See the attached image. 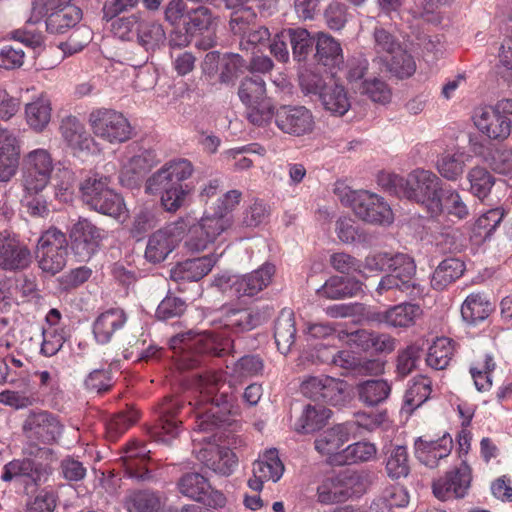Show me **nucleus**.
Masks as SVG:
<instances>
[{
	"label": "nucleus",
	"instance_id": "35",
	"mask_svg": "<svg viewBox=\"0 0 512 512\" xmlns=\"http://www.w3.org/2000/svg\"><path fill=\"white\" fill-rule=\"evenodd\" d=\"M320 362L331 363L341 368L352 370L357 375H372L380 371L376 360H357L349 351H337L331 355H321Z\"/></svg>",
	"mask_w": 512,
	"mask_h": 512
},
{
	"label": "nucleus",
	"instance_id": "31",
	"mask_svg": "<svg viewBox=\"0 0 512 512\" xmlns=\"http://www.w3.org/2000/svg\"><path fill=\"white\" fill-rule=\"evenodd\" d=\"M315 59L330 70L339 69L344 63L340 42L327 33L318 32L316 34Z\"/></svg>",
	"mask_w": 512,
	"mask_h": 512
},
{
	"label": "nucleus",
	"instance_id": "9",
	"mask_svg": "<svg viewBox=\"0 0 512 512\" xmlns=\"http://www.w3.org/2000/svg\"><path fill=\"white\" fill-rule=\"evenodd\" d=\"M229 228L228 218L206 212L198 221L189 225L185 246L192 252L209 249L224 241L223 234Z\"/></svg>",
	"mask_w": 512,
	"mask_h": 512
},
{
	"label": "nucleus",
	"instance_id": "36",
	"mask_svg": "<svg viewBox=\"0 0 512 512\" xmlns=\"http://www.w3.org/2000/svg\"><path fill=\"white\" fill-rule=\"evenodd\" d=\"M392 387L384 379H368L355 386L358 400L367 407H376L384 403L391 394Z\"/></svg>",
	"mask_w": 512,
	"mask_h": 512
},
{
	"label": "nucleus",
	"instance_id": "54",
	"mask_svg": "<svg viewBox=\"0 0 512 512\" xmlns=\"http://www.w3.org/2000/svg\"><path fill=\"white\" fill-rule=\"evenodd\" d=\"M111 178L109 176L93 174L87 177L80 184V192L82 201L89 207H101L97 197L101 196L105 191H109Z\"/></svg>",
	"mask_w": 512,
	"mask_h": 512
},
{
	"label": "nucleus",
	"instance_id": "5",
	"mask_svg": "<svg viewBox=\"0 0 512 512\" xmlns=\"http://www.w3.org/2000/svg\"><path fill=\"white\" fill-rule=\"evenodd\" d=\"M341 202L352 208L363 221L373 224H390L393 212L390 205L375 193L366 190L337 189Z\"/></svg>",
	"mask_w": 512,
	"mask_h": 512
},
{
	"label": "nucleus",
	"instance_id": "61",
	"mask_svg": "<svg viewBox=\"0 0 512 512\" xmlns=\"http://www.w3.org/2000/svg\"><path fill=\"white\" fill-rule=\"evenodd\" d=\"M410 256L397 253L390 254L387 252H380L375 254H370L366 256L363 267L371 272H382V271H390L397 265L405 266V260Z\"/></svg>",
	"mask_w": 512,
	"mask_h": 512
},
{
	"label": "nucleus",
	"instance_id": "21",
	"mask_svg": "<svg viewBox=\"0 0 512 512\" xmlns=\"http://www.w3.org/2000/svg\"><path fill=\"white\" fill-rule=\"evenodd\" d=\"M150 450L146 445L131 441L123 448L121 460L129 477L142 482L157 481L156 475L146 467Z\"/></svg>",
	"mask_w": 512,
	"mask_h": 512
},
{
	"label": "nucleus",
	"instance_id": "59",
	"mask_svg": "<svg viewBox=\"0 0 512 512\" xmlns=\"http://www.w3.org/2000/svg\"><path fill=\"white\" fill-rule=\"evenodd\" d=\"M238 95L245 105L268 100L266 98V84L258 75L245 77L240 83Z\"/></svg>",
	"mask_w": 512,
	"mask_h": 512
},
{
	"label": "nucleus",
	"instance_id": "26",
	"mask_svg": "<svg viewBox=\"0 0 512 512\" xmlns=\"http://www.w3.org/2000/svg\"><path fill=\"white\" fill-rule=\"evenodd\" d=\"M354 475L347 472L326 478L317 488L318 501L333 504L346 500L351 495L350 483Z\"/></svg>",
	"mask_w": 512,
	"mask_h": 512
},
{
	"label": "nucleus",
	"instance_id": "18",
	"mask_svg": "<svg viewBox=\"0 0 512 512\" xmlns=\"http://www.w3.org/2000/svg\"><path fill=\"white\" fill-rule=\"evenodd\" d=\"M471 480V468L466 462H461L444 477L434 481L433 493L442 501L462 498L467 494Z\"/></svg>",
	"mask_w": 512,
	"mask_h": 512
},
{
	"label": "nucleus",
	"instance_id": "34",
	"mask_svg": "<svg viewBox=\"0 0 512 512\" xmlns=\"http://www.w3.org/2000/svg\"><path fill=\"white\" fill-rule=\"evenodd\" d=\"M59 132L62 139L74 150H87L93 141L85 125L73 115H68L61 119Z\"/></svg>",
	"mask_w": 512,
	"mask_h": 512
},
{
	"label": "nucleus",
	"instance_id": "29",
	"mask_svg": "<svg viewBox=\"0 0 512 512\" xmlns=\"http://www.w3.org/2000/svg\"><path fill=\"white\" fill-rule=\"evenodd\" d=\"M274 273L275 266L266 263L251 273L235 279L234 291L238 296H254L271 283Z\"/></svg>",
	"mask_w": 512,
	"mask_h": 512
},
{
	"label": "nucleus",
	"instance_id": "10",
	"mask_svg": "<svg viewBox=\"0 0 512 512\" xmlns=\"http://www.w3.org/2000/svg\"><path fill=\"white\" fill-rule=\"evenodd\" d=\"M88 123L96 137L111 144L123 143L132 137V127L128 119L113 109L92 110Z\"/></svg>",
	"mask_w": 512,
	"mask_h": 512
},
{
	"label": "nucleus",
	"instance_id": "23",
	"mask_svg": "<svg viewBox=\"0 0 512 512\" xmlns=\"http://www.w3.org/2000/svg\"><path fill=\"white\" fill-rule=\"evenodd\" d=\"M196 457L208 469L222 476L231 475L238 465V458L230 448L214 444L201 448Z\"/></svg>",
	"mask_w": 512,
	"mask_h": 512
},
{
	"label": "nucleus",
	"instance_id": "49",
	"mask_svg": "<svg viewBox=\"0 0 512 512\" xmlns=\"http://www.w3.org/2000/svg\"><path fill=\"white\" fill-rule=\"evenodd\" d=\"M82 18V11L77 6H66L57 12H50L46 18V30L51 34H63L73 28Z\"/></svg>",
	"mask_w": 512,
	"mask_h": 512
},
{
	"label": "nucleus",
	"instance_id": "57",
	"mask_svg": "<svg viewBox=\"0 0 512 512\" xmlns=\"http://www.w3.org/2000/svg\"><path fill=\"white\" fill-rule=\"evenodd\" d=\"M431 380L423 375L414 377L405 392L404 404L411 411L426 402L432 393Z\"/></svg>",
	"mask_w": 512,
	"mask_h": 512
},
{
	"label": "nucleus",
	"instance_id": "41",
	"mask_svg": "<svg viewBox=\"0 0 512 512\" xmlns=\"http://www.w3.org/2000/svg\"><path fill=\"white\" fill-rule=\"evenodd\" d=\"M421 314L422 310L419 305L402 303L390 307L379 314V319L392 327L407 328L414 325L416 319L419 318Z\"/></svg>",
	"mask_w": 512,
	"mask_h": 512
},
{
	"label": "nucleus",
	"instance_id": "55",
	"mask_svg": "<svg viewBox=\"0 0 512 512\" xmlns=\"http://www.w3.org/2000/svg\"><path fill=\"white\" fill-rule=\"evenodd\" d=\"M468 159L469 155L461 151L444 153L439 156L436 167L443 178L456 181L462 176Z\"/></svg>",
	"mask_w": 512,
	"mask_h": 512
},
{
	"label": "nucleus",
	"instance_id": "46",
	"mask_svg": "<svg viewBox=\"0 0 512 512\" xmlns=\"http://www.w3.org/2000/svg\"><path fill=\"white\" fill-rule=\"evenodd\" d=\"M319 100L324 109L335 116L345 115L351 107L348 92L344 86L335 82H329Z\"/></svg>",
	"mask_w": 512,
	"mask_h": 512
},
{
	"label": "nucleus",
	"instance_id": "7",
	"mask_svg": "<svg viewBox=\"0 0 512 512\" xmlns=\"http://www.w3.org/2000/svg\"><path fill=\"white\" fill-rule=\"evenodd\" d=\"M54 171L51 153L44 148L27 152L22 159V186L29 194L42 192L49 184Z\"/></svg>",
	"mask_w": 512,
	"mask_h": 512
},
{
	"label": "nucleus",
	"instance_id": "20",
	"mask_svg": "<svg viewBox=\"0 0 512 512\" xmlns=\"http://www.w3.org/2000/svg\"><path fill=\"white\" fill-rule=\"evenodd\" d=\"M473 121L477 129L492 140H504L512 131L511 118L498 113L492 106L477 108Z\"/></svg>",
	"mask_w": 512,
	"mask_h": 512
},
{
	"label": "nucleus",
	"instance_id": "48",
	"mask_svg": "<svg viewBox=\"0 0 512 512\" xmlns=\"http://www.w3.org/2000/svg\"><path fill=\"white\" fill-rule=\"evenodd\" d=\"M51 112L50 99L45 95H41L25 106L27 125L35 132H42L51 120Z\"/></svg>",
	"mask_w": 512,
	"mask_h": 512
},
{
	"label": "nucleus",
	"instance_id": "19",
	"mask_svg": "<svg viewBox=\"0 0 512 512\" xmlns=\"http://www.w3.org/2000/svg\"><path fill=\"white\" fill-rule=\"evenodd\" d=\"M30 262L31 252L27 245L7 231L0 232V269L18 271Z\"/></svg>",
	"mask_w": 512,
	"mask_h": 512
},
{
	"label": "nucleus",
	"instance_id": "40",
	"mask_svg": "<svg viewBox=\"0 0 512 512\" xmlns=\"http://www.w3.org/2000/svg\"><path fill=\"white\" fill-rule=\"evenodd\" d=\"M402 47L403 45L391 32L383 27H376L373 31V52L375 56L372 59V64L380 67Z\"/></svg>",
	"mask_w": 512,
	"mask_h": 512
},
{
	"label": "nucleus",
	"instance_id": "64",
	"mask_svg": "<svg viewBox=\"0 0 512 512\" xmlns=\"http://www.w3.org/2000/svg\"><path fill=\"white\" fill-rule=\"evenodd\" d=\"M101 207L91 206L93 209L101 214L119 219L126 213V208L122 197L117 194L113 189L105 191L101 196L97 197Z\"/></svg>",
	"mask_w": 512,
	"mask_h": 512
},
{
	"label": "nucleus",
	"instance_id": "51",
	"mask_svg": "<svg viewBox=\"0 0 512 512\" xmlns=\"http://www.w3.org/2000/svg\"><path fill=\"white\" fill-rule=\"evenodd\" d=\"M128 512H157L162 505L159 492L139 490L130 492L124 500Z\"/></svg>",
	"mask_w": 512,
	"mask_h": 512
},
{
	"label": "nucleus",
	"instance_id": "16",
	"mask_svg": "<svg viewBox=\"0 0 512 512\" xmlns=\"http://www.w3.org/2000/svg\"><path fill=\"white\" fill-rule=\"evenodd\" d=\"M22 428L28 439L45 444L57 441L63 431L58 418L48 411L29 413Z\"/></svg>",
	"mask_w": 512,
	"mask_h": 512
},
{
	"label": "nucleus",
	"instance_id": "30",
	"mask_svg": "<svg viewBox=\"0 0 512 512\" xmlns=\"http://www.w3.org/2000/svg\"><path fill=\"white\" fill-rule=\"evenodd\" d=\"M453 441L449 435L432 441H425L421 438L415 442V454L417 459L424 465L434 468L438 461L447 457L452 450Z\"/></svg>",
	"mask_w": 512,
	"mask_h": 512
},
{
	"label": "nucleus",
	"instance_id": "27",
	"mask_svg": "<svg viewBox=\"0 0 512 512\" xmlns=\"http://www.w3.org/2000/svg\"><path fill=\"white\" fill-rule=\"evenodd\" d=\"M218 261L214 254L184 260L171 270L175 281H199L206 276Z\"/></svg>",
	"mask_w": 512,
	"mask_h": 512
},
{
	"label": "nucleus",
	"instance_id": "52",
	"mask_svg": "<svg viewBox=\"0 0 512 512\" xmlns=\"http://www.w3.org/2000/svg\"><path fill=\"white\" fill-rule=\"evenodd\" d=\"M465 266L456 258L444 259L435 269L431 285L436 290H443L458 279L464 272Z\"/></svg>",
	"mask_w": 512,
	"mask_h": 512
},
{
	"label": "nucleus",
	"instance_id": "8",
	"mask_svg": "<svg viewBox=\"0 0 512 512\" xmlns=\"http://www.w3.org/2000/svg\"><path fill=\"white\" fill-rule=\"evenodd\" d=\"M35 255L43 272L51 275L59 273L65 267L68 256L66 235L55 227L44 231L38 239Z\"/></svg>",
	"mask_w": 512,
	"mask_h": 512
},
{
	"label": "nucleus",
	"instance_id": "53",
	"mask_svg": "<svg viewBox=\"0 0 512 512\" xmlns=\"http://www.w3.org/2000/svg\"><path fill=\"white\" fill-rule=\"evenodd\" d=\"M380 72L387 71L397 78L404 79L412 76L416 71L414 57L403 46L386 63L378 67Z\"/></svg>",
	"mask_w": 512,
	"mask_h": 512
},
{
	"label": "nucleus",
	"instance_id": "2",
	"mask_svg": "<svg viewBox=\"0 0 512 512\" xmlns=\"http://www.w3.org/2000/svg\"><path fill=\"white\" fill-rule=\"evenodd\" d=\"M379 182L390 193L421 204L428 213L439 210L437 198L442 189L441 180L429 170L416 169L407 177L383 174Z\"/></svg>",
	"mask_w": 512,
	"mask_h": 512
},
{
	"label": "nucleus",
	"instance_id": "38",
	"mask_svg": "<svg viewBox=\"0 0 512 512\" xmlns=\"http://www.w3.org/2000/svg\"><path fill=\"white\" fill-rule=\"evenodd\" d=\"M361 291L362 283L359 280L333 276L317 289V294L320 297L337 300L357 296Z\"/></svg>",
	"mask_w": 512,
	"mask_h": 512
},
{
	"label": "nucleus",
	"instance_id": "24",
	"mask_svg": "<svg viewBox=\"0 0 512 512\" xmlns=\"http://www.w3.org/2000/svg\"><path fill=\"white\" fill-rule=\"evenodd\" d=\"M21 154L20 140L0 127V181L8 182L17 172Z\"/></svg>",
	"mask_w": 512,
	"mask_h": 512
},
{
	"label": "nucleus",
	"instance_id": "12",
	"mask_svg": "<svg viewBox=\"0 0 512 512\" xmlns=\"http://www.w3.org/2000/svg\"><path fill=\"white\" fill-rule=\"evenodd\" d=\"M415 273V262L409 257L405 260V266L402 264L395 266L380 279L376 287L377 295L391 294V298H397V293L406 294L411 297L421 295L422 289L414 280Z\"/></svg>",
	"mask_w": 512,
	"mask_h": 512
},
{
	"label": "nucleus",
	"instance_id": "3",
	"mask_svg": "<svg viewBox=\"0 0 512 512\" xmlns=\"http://www.w3.org/2000/svg\"><path fill=\"white\" fill-rule=\"evenodd\" d=\"M53 455L49 448H38L34 457L14 459L4 465L1 480L22 485L26 493H34L52 474L48 459Z\"/></svg>",
	"mask_w": 512,
	"mask_h": 512
},
{
	"label": "nucleus",
	"instance_id": "63",
	"mask_svg": "<svg viewBox=\"0 0 512 512\" xmlns=\"http://www.w3.org/2000/svg\"><path fill=\"white\" fill-rule=\"evenodd\" d=\"M101 207L91 206L93 209L101 214L119 219L126 213V208L122 197L117 194L113 189L105 191L101 196L97 197Z\"/></svg>",
	"mask_w": 512,
	"mask_h": 512
},
{
	"label": "nucleus",
	"instance_id": "56",
	"mask_svg": "<svg viewBox=\"0 0 512 512\" xmlns=\"http://www.w3.org/2000/svg\"><path fill=\"white\" fill-rule=\"evenodd\" d=\"M454 355L453 341L446 337L437 338L428 349L426 363L433 369H445Z\"/></svg>",
	"mask_w": 512,
	"mask_h": 512
},
{
	"label": "nucleus",
	"instance_id": "4",
	"mask_svg": "<svg viewBox=\"0 0 512 512\" xmlns=\"http://www.w3.org/2000/svg\"><path fill=\"white\" fill-rule=\"evenodd\" d=\"M110 31L123 41H132L135 38L146 52H155L167 40L163 25L156 20L144 19L141 12L115 20L110 24Z\"/></svg>",
	"mask_w": 512,
	"mask_h": 512
},
{
	"label": "nucleus",
	"instance_id": "15",
	"mask_svg": "<svg viewBox=\"0 0 512 512\" xmlns=\"http://www.w3.org/2000/svg\"><path fill=\"white\" fill-rule=\"evenodd\" d=\"M186 228L183 220L158 229L148 239L145 258L151 263H160L177 247Z\"/></svg>",
	"mask_w": 512,
	"mask_h": 512
},
{
	"label": "nucleus",
	"instance_id": "14",
	"mask_svg": "<svg viewBox=\"0 0 512 512\" xmlns=\"http://www.w3.org/2000/svg\"><path fill=\"white\" fill-rule=\"evenodd\" d=\"M177 489L183 496L209 507H223L226 503L224 494L212 489L208 480L196 472L184 474L177 482Z\"/></svg>",
	"mask_w": 512,
	"mask_h": 512
},
{
	"label": "nucleus",
	"instance_id": "28",
	"mask_svg": "<svg viewBox=\"0 0 512 512\" xmlns=\"http://www.w3.org/2000/svg\"><path fill=\"white\" fill-rule=\"evenodd\" d=\"M352 428V424L342 423L325 430L315 439L316 451L328 456L332 464L333 457L340 453L339 449L349 440Z\"/></svg>",
	"mask_w": 512,
	"mask_h": 512
},
{
	"label": "nucleus",
	"instance_id": "47",
	"mask_svg": "<svg viewBox=\"0 0 512 512\" xmlns=\"http://www.w3.org/2000/svg\"><path fill=\"white\" fill-rule=\"evenodd\" d=\"M439 210L437 212H430L432 217H437L442 213L455 217L458 220L466 219L470 210L468 205L464 202L462 196L454 189L442 190L437 198Z\"/></svg>",
	"mask_w": 512,
	"mask_h": 512
},
{
	"label": "nucleus",
	"instance_id": "37",
	"mask_svg": "<svg viewBox=\"0 0 512 512\" xmlns=\"http://www.w3.org/2000/svg\"><path fill=\"white\" fill-rule=\"evenodd\" d=\"M178 409L179 403L174 399H165L160 404L158 408L159 423L155 431V436L159 441L168 442L166 436L175 438L179 434L181 421L175 417Z\"/></svg>",
	"mask_w": 512,
	"mask_h": 512
},
{
	"label": "nucleus",
	"instance_id": "42",
	"mask_svg": "<svg viewBox=\"0 0 512 512\" xmlns=\"http://www.w3.org/2000/svg\"><path fill=\"white\" fill-rule=\"evenodd\" d=\"M219 321L224 328L235 333L251 330L260 324L259 317L250 310L229 307L222 309Z\"/></svg>",
	"mask_w": 512,
	"mask_h": 512
},
{
	"label": "nucleus",
	"instance_id": "50",
	"mask_svg": "<svg viewBox=\"0 0 512 512\" xmlns=\"http://www.w3.org/2000/svg\"><path fill=\"white\" fill-rule=\"evenodd\" d=\"M282 36H288L293 59L297 62H304L311 54L313 47H316V35L311 36L304 28H290L284 30Z\"/></svg>",
	"mask_w": 512,
	"mask_h": 512
},
{
	"label": "nucleus",
	"instance_id": "58",
	"mask_svg": "<svg viewBox=\"0 0 512 512\" xmlns=\"http://www.w3.org/2000/svg\"><path fill=\"white\" fill-rule=\"evenodd\" d=\"M467 180L470 184L469 191L481 201L488 197L495 184V178L491 173L480 166H475L468 171Z\"/></svg>",
	"mask_w": 512,
	"mask_h": 512
},
{
	"label": "nucleus",
	"instance_id": "17",
	"mask_svg": "<svg viewBox=\"0 0 512 512\" xmlns=\"http://www.w3.org/2000/svg\"><path fill=\"white\" fill-rule=\"evenodd\" d=\"M103 231L86 218H79L70 230L72 250L80 261L89 260L98 250Z\"/></svg>",
	"mask_w": 512,
	"mask_h": 512
},
{
	"label": "nucleus",
	"instance_id": "60",
	"mask_svg": "<svg viewBox=\"0 0 512 512\" xmlns=\"http://www.w3.org/2000/svg\"><path fill=\"white\" fill-rule=\"evenodd\" d=\"M385 470L391 479H399L409 474L410 466L405 446H395L387 453Z\"/></svg>",
	"mask_w": 512,
	"mask_h": 512
},
{
	"label": "nucleus",
	"instance_id": "32",
	"mask_svg": "<svg viewBox=\"0 0 512 512\" xmlns=\"http://www.w3.org/2000/svg\"><path fill=\"white\" fill-rule=\"evenodd\" d=\"M349 346L376 352H391L395 349V339L386 334H378L368 330H357L347 334Z\"/></svg>",
	"mask_w": 512,
	"mask_h": 512
},
{
	"label": "nucleus",
	"instance_id": "13",
	"mask_svg": "<svg viewBox=\"0 0 512 512\" xmlns=\"http://www.w3.org/2000/svg\"><path fill=\"white\" fill-rule=\"evenodd\" d=\"M276 127L295 137L311 134L315 129V118L310 109L302 105H282L274 113Z\"/></svg>",
	"mask_w": 512,
	"mask_h": 512
},
{
	"label": "nucleus",
	"instance_id": "22",
	"mask_svg": "<svg viewBox=\"0 0 512 512\" xmlns=\"http://www.w3.org/2000/svg\"><path fill=\"white\" fill-rule=\"evenodd\" d=\"M253 477L248 480V486L259 492L266 481L277 482L283 475L284 465L275 449L266 451L253 463Z\"/></svg>",
	"mask_w": 512,
	"mask_h": 512
},
{
	"label": "nucleus",
	"instance_id": "43",
	"mask_svg": "<svg viewBox=\"0 0 512 512\" xmlns=\"http://www.w3.org/2000/svg\"><path fill=\"white\" fill-rule=\"evenodd\" d=\"M493 310L491 302L483 293H471L461 306L463 320L471 325L484 321Z\"/></svg>",
	"mask_w": 512,
	"mask_h": 512
},
{
	"label": "nucleus",
	"instance_id": "45",
	"mask_svg": "<svg viewBox=\"0 0 512 512\" xmlns=\"http://www.w3.org/2000/svg\"><path fill=\"white\" fill-rule=\"evenodd\" d=\"M377 453L376 446L373 443L359 441L348 445L340 453L335 455L332 465L343 466L367 462L375 458Z\"/></svg>",
	"mask_w": 512,
	"mask_h": 512
},
{
	"label": "nucleus",
	"instance_id": "39",
	"mask_svg": "<svg viewBox=\"0 0 512 512\" xmlns=\"http://www.w3.org/2000/svg\"><path fill=\"white\" fill-rule=\"evenodd\" d=\"M295 314L291 309H283L274 328V338L278 350L282 354H287L293 346L296 338Z\"/></svg>",
	"mask_w": 512,
	"mask_h": 512
},
{
	"label": "nucleus",
	"instance_id": "44",
	"mask_svg": "<svg viewBox=\"0 0 512 512\" xmlns=\"http://www.w3.org/2000/svg\"><path fill=\"white\" fill-rule=\"evenodd\" d=\"M153 162V153L148 150H141L124 164L119 176L120 182L127 186L137 184L141 175L152 167Z\"/></svg>",
	"mask_w": 512,
	"mask_h": 512
},
{
	"label": "nucleus",
	"instance_id": "62",
	"mask_svg": "<svg viewBox=\"0 0 512 512\" xmlns=\"http://www.w3.org/2000/svg\"><path fill=\"white\" fill-rule=\"evenodd\" d=\"M239 48L247 54H256L260 52L261 47L265 46L270 39V32L266 27L250 28L239 35Z\"/></svg>",
	"mask_w": 512,
	"mask_h": 512
},
{
	"label": "nucleus",
	"instance_id": "25",
	"mask_svg": "<svg viewBox=\"0 0 512 512\" xmlns=\"http://www.w3.org/2000/svg\"><path fill=\"white\" fill-rule=\"evenodd\" d=\"M127 315L122 308H109L100 313L93 323V335L97 343L107 344L113 335L124 327Z\"/></svg>",
	"mask_w": 512,
	"mask_h": 512
},
{
	"label": "nucleus",
	"instance_id": "1",
	"mask_svg": "<svg viewBox=\"0 0 512 512\" xmlns=\"http://www.w3.org/2000/svg\"><path fill=\"white\" fill-rule=\"evenodd\" d=\"M193 165L188 159L178 158L166 162L146 181L145 190L150 194L161 193V204L168 212H176L186 202L190 193L182 181L191 177Z\"/></svg>",
	"mask_w": 512,
	"mask_h": 512
},
{
	"label": "nucleus",
	"instance_id": "6",
	"mask_svg": "<svg viewBox=\"0 0 512 512\" xmlns=\"http://www.w3.org/2000/svg\"><path fill=\"white\" fill-rule=\"evenodd\" d=\"M196 385L202 398L201 401L212 404L210 409L198 415L196 428L199 431H212L222 422V418L217 411L219 406L227 402V393L221 391L225 385L222 381V375L216 372L200 375Z\"/></svg>",
	"mask_w": 512,
	"mask_h": 512
},
{
	"label": "nucleus",
	"instance_id": "33",
	"mask_svg": "<svg viewBox=\"0 0 512 512\" xmlns=\"http://www.w3.org/2000/svg\"><path fill=\"white\" fill-rule=\"evenodd\" d=\"M331 414V410L323 405L308 404L303 407L301 414L293 424V429L299 434L315 433L327 425Z\"/></svg>",
	"mask_w": 512,
	"mask_h": 512
},
{
	"label": "nucleus",
	"instance_id": "11",
	"mask_svg": "<svg viewBox=\"0 0 512 512\" xmlns=\"http://www.w3.org/2000/svg\"><path fill=\"white\" fill-rule=\"evenodd\" d=\"M228 338L219 336L213 331L196 332L188 330L176 334L170 339L171 348L176 350L195 351L196 353L222 356L230 347Z\"/></svg>",
	"mask_w": 512,
	"mask_h": 512
}]
</instances>
